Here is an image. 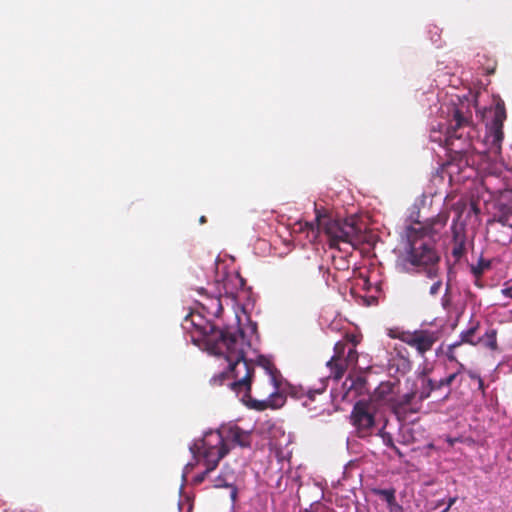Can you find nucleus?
<instances>
[{"instance_id":"nucleus-28","label":"nucleus","mask_w":512,"mask_h":512,"mask_svg":"<svg viewBox=\"0 0 512 512\" xmlns=\"http://www.w3.org/2000/svg\"><path fill=\"white\" fill-rule=\"evenodd\" d=\"M426 382H427V385L429 386L431 392L443 389V386L440 385V380H433L426 376Z\"/></svg>"},{"instance_id":"nucleus-20","label":"nucleus","mask_w":512,"mask_h":512,"mask_svg":"<svg viewBox=\"0 0 512 512\" xmlns=\"http://www.w3.org/2000/svg\"><path fill=\"white\" fill-rule=\"evenodd\" d=\"M374 493L385 500L389 508L398 507L399 509H402V507L396 501L394 489H375Z\"/></svg>"},{"instance_id":"nucleus-5","label":"nucleus","mask_w":512,"mask_h":512,"mask_svg":"<svg viewBox=\"0 0 512 512\" xmlns=\"http://www.w3.org/2000/svg\"><path fill=\"white\" fill-rule=\"evenodd\" d=\"M199 440L203 447H207L215 453L219 452L224 458L232 447H250L252 435L250 431H245L236 424H228L221 426L216 431L206 432Z\"/></svg>"},{"instance_id":"nucleus-41","label":"nucleus","mask_w":512,"mask_h":512,"mask_svg":"<svg viewBox=\"0 0 512 512\" xmlns=\"http://www.w3.org/2000/svg\"><path fill=\"white\" fill-rule=\"evenodd\" d=\"M448 511H449V509L447 507H445L444 509H441L440 512H448Z\"/></svg>"},{"instance_id":"nucleus-42","label":"nucleus","mask_w":512,"mask_h":512,"mask_svg":"<svg viewBox=\"0 0 512 512\" xmlns=\"http://www.w3.org/2000/svg\"><path fill=\"white\" fill-rule=\"evenodd\" d=\"M403 351H405L406 355H409V352L406 350V348H403Z\"/></svg>"},{"instance_id":"nucleus-10","label":"nucleus","mask_w":512,"mask_h":512,"mask_svg":"<svg viewBox=\"0 0 512 512\" xmlns=\"http://www.w3.org/2000/svg\"><path fill=\"white\" fill-rule=\"evenodd\" d=\"M350 421L358 437L371 436L376 425L374 407L366 401H357L353 406Z\"/></svg>"},{"instance_id":"nucleus-2","label":"nucleus","mask_w":512,"mask_h":512,"mask_svg":"<svg viewBox=\"0 0 512 512\" xmlns=\"http://www.w3.org/2000/svg\"><path fill=\"white\" fill-rule=\"evenodd\" d=\"M449 212L441 211L437 216L429 219L419 229L409 227L407 230L408 248L406 260L413 266L420 268L428 278L439 276L440 256L435 249L432 237L446 226Z\"/></svg>"},{"instance_id":"nucleus-23","label":"nucleus","mask_w":512,"mask_h":512,"mask_svg":"<svg viewBox=\"0 0 512 512\" xmlns=\"http://www.w3.org/2000/svg\"><path fill=\"white\" fill-rule=\"evenodd\" d=\"M491 266V263L489 260H485L483 258L479 259L478 263L476 265H473L471 267L472 273L475 277H480L484 273L485 270L489 269Z\"/></svg>"},{"instance_id":"nucleus-32","label":"nucleus","mask_w":512,"mask_h":512,"mask_svg":"<svg viewBox=\"0 0 512 512\" xmlns=\"http://www.w3.org/2000/svg\"><path fill=\"white\" fill-rule=\"evenodd\" d=\"M467 374H468V376H469L472 380H475V381H477V380H478V378H480V375H479V374H477L476 372L471 371V370H468V371H467Z\"/></svg>"},{"instance_id":"nucleus-3","label":"nucleus","mask_w":512,"mask_h":512,"mask_svg":"<svg viewBox=\"0 0 512 512\" xmlns=\"http://www.w3.org/2000/svg\"><path fill=\"white\" fill-rule=\"evenodd\" d=\"M475 135L476 128L471 111L454 107L444 135L437 136L436 131H432L430 138L451 151L462 153L471 147V141Z\"/></svg>"},{"instance_id":"nucleus-37","label":"nucleus","mask_w":512,"mask_h":512,"mask_svg":"<svg viewBox=\"0 0 512 512\" xmlns=\"http://www.w3.org/2000/svg\"><path fill=\"white\" fill-rule=\"evenodd\" d=\"M457 355H458V358L464 356L463 347L458 350Z\"/></svg>"},{"instance_id":"nucleus-34","label":"nucleus","mask_w":512,"mask_h":512,"mask_svg":"<svg viewBox=\"0 0 512 512\" xmlns=\"http://www.w3.org/2000/svg\"><path fill=\"white\" fill-rule=\"evenodd\" d=\"M455 206L456 207H476L475 203L467 204L465 202H459Z\"/></svg>"},{"instance_id":"nucleus-30","label":"nucleus","mask_w":512,"mask_h":512,"mask_svg":"<svg viewBox=\"0 0 512 512\" xmlns=\"http://www.w3.org/2000/svg\"><path fill=\"white\" fill-rule=\"evenodd\" d=\"M442 287V281L440 279L436 280L429 289V294L431 296H436Z\"/></svg>"},{"instance_id":"nucleus-21","label":"nucleus","mask_w":512,"mask_h":512,"mask_svg":"<svg viewBox=\"0 0 512 512\" xmlns=\"http://www.w3.org/2000/svg\"><path fill=\"white\" fill-rule=\"evenodd\" d=\"M394 384L390 382L381 383L375 391L378 399L385 401L388 404V399L393 395Z\"/></svg>"},{"instance_id":"nucleus-6","label":"nucleus","mask_w":512,"mask_h":512,"mask_svg":"<svg viewBox=\"0 0 512 512\" xmlns=\"http://www.w3.org/2000/svg\"><path fill=\"white\" fill-rule=\"evenodd\" d=\"M507 188L502 191L494 203L495 212L489 221L492 229L503 227L507 229V236L503 241L512 238V170L505 176Z\"/></svg>"},{"instance_id":"nucleus-13","label":"nucleus","mask_w":512,"mask_h":512,"mask_svg":"<svg viewBox=\"0 0 512 512\" xmlns=\"http://www.w3.org/2000/svg\"><path fill=\"white\" fill-rule=\"evenodd\" d=\"M479 328V321H471L470 327L460 333V340L449 344L446 347L442 344L437 350V355H444L448 361H457V352L464 344H470L472 346L478 345L474 336Z\"/></svg>"},{"instance_id":"nucleus-29","label":"nucleus","mask_w":512,"mask_h":512,"mask_svg":"<svg viewBox=\"0 0 512 512\" xmlns=\"http://www.w3.org/2000/svg\"><path fill=\"white\" fill-rule=\"evenodd\" d=\"M383 441L387 447L393 449L397 454L401 455L399 448L394 444L390 434L383 436Z\"/></svg>"},{"instance_id":"nucleus-27","label":"nucleus","mask_w":512,"mask_h":512,"mask_svg":"<svg viewBox=\"0 0 512 512\" xmlns=\"http://www.w3.org/2000/svg\"><path fill=\"white\" fill-rule=\"evenodd\" d=\"M451 304H452L451 284L448 282L446 284L445 293L441 298V305L445 310H449Z\"/></svg>"},{"instance_id":"nucleus-8","label":"nucleus","mask_w":512,"mask_h":512,"mask_svg":"<svg viewBox=\"0 0 512 512\" xmlns=\"http://www.w3.org/2000/svg\"><path fill=\"white\" fill-rule=\"evenodd\" d=\"M488 117L491 119L486 124L485 144L488 146V152L496 158L501 153L504 139L503 124L507 118L504 103L497 102L488 111Z\"/></svg>"},{"instance_id":"nucleus-31","label":"nucleus","mask_w":512,"mask_h":512,"mask_svg":"<svg viewBox=\"0 0 512 512\" xmlns=\"http://www.w3.org/2000/svg\"><path fill=\"white\" fill-rule=\"evenodd\" d=\"M456 364H457V369L454 373H458V378L460 377V375L464 372L467 373V368L466 366L457 358V361H454Z\"/></svg>"},{"instance_id":"nucleus-16","label":"nucleus","mask_w":512,"mask_h":512,"mask_svg":"<svg viewBox=\"0 0 512 512\" xmlns=\"http://www.w3.org/2000/svg\"><path fill=\"white\" fill-rule=\"evenodd\" d=\"M233 482H234L233 474H231L227 471V467H224L221 474L215 478L214 486L216 488H222V487L232 488L231 499L233 501H235L237 498L238 492H237V488L233 485Z\"/></svg>"},{"instance_id":"nucleus-25","label":"nucleus","mask_w":512,"mask_h":512,"mask_svg":"<svg viewBox=\"0 0 512 512\" xmlns=\"http://www.w3.org/2000/svg\"><path fill=\"white\" fill-rule=\"evenodd\" d=\"M208 300L210 303H209V305H207V309L212 310L211 313H213L215 316H219L223 310L220 298L219 297H211Z\"/></svg>"},{"instance_id":"nucleus-35","label":"nucleus","mask_w":512,"mask_h":512,"mask_svg":"<svg viewBox=\"0 0 512 512\" xmlns=\"http://www.w3.org/2000/svg\"><path fill=\"white\" fill-rule=\"evenodd\" d=\"M477 384H478V389L481 390L482 392H484V382H483V379L481 377L478 378Z\"/></svg>"},{"instance_id":"nucleus-4","label":"nucleus","mask_w":512,"mask_h":512,"mask_svg":"<svg viewBox=\"0 0 512 512\" xmlns=\"http://www.w3.org/2000/svg\"><path fill=\"white\" fill-rule=\"evenodd\" d=\"M315 223L306 222V227L323 231L329 238L330 247L336 248L340 243L350 244L353 247L362 241L361 228L351 220L332 219L324 208L315 205Z\"/></svg>"},{"instance_id":"nucleus-44","label":"nucleus","mask_w":512,"mask_h":512,"mask_svg":"<svg viewBox=\"0 0 512 512\" xmlns=\"http://www.w3.org/2000/svg\"><path fill=\"white\" fill-rule=\"evenodd\" d=\"M403 351H405L406 355H409V352L406 350V348H403Z\"/></svg>"},{"instance_id":"nucleus-39","label":"nucleus","mask_w":512,"mask_h":512,"mask_svg":"<svg viewBox=\"0 0 512 512\" xmlns=\"http://www.w3.org/2000/svg\"><path fill=\"white\" fill-rule=\"evenodd\" d=\"M206 221H207V219H206V217H205V216H201V217H200V219H199V222H200L201 224L206 223Z\"/></svg>"},{"instance_id":"nucleus-40","label":"nucleus","mask_w":512,"mask_h":512,"mask_svg":"<svg viewBox=\"0 0 512 512\" xmlns=\"http://www.w3.org/2000/svg\"><path fill=\"white\" fill-rule=\"evenodd\" d=\"M448 441H449V444H450L451 446H453V445H454V443H455V441H456V439H449Z\"/></svg>"},{"instance_id":"nucleus-45","label":"nucleus","mask_w":512,"mask_h":512,"mask_svg":"<svg viewBox=\"0 0 512 512\" xmlns=\"http://www.w3.org/2000/svg\"><path fill=\"white\" fill-rule=\"evenodd\" d=\"M390 509H391V510H393V509H394V510H400L398 507H392V508H390Z\"/></svg>"},{"instance_id":"nucleus-1","label":"nucleus","mask_w":512,"mask_h":512,"mask_svg":"<svg viewBox=\"0 0 512 512\" xmlns=\"http://www.w3.org/2000/svg\"><path fill=\"white\" fill-rule=\"evenodd\" d=\"M195 327L199 333L197 340L201 341L210 353L223 356L228 362V369L212 378L213 384H227L249 409L264 411L268 406H273L274 404L269 401H258L251 397L255 364L246 358L251 344L243 330L219 329L210 322L203 325L195 324Z\"/></svg>"},{"instance_id":"nucleus-26","label":"nucleus","mask_w":512,"mask_h":512,"mask_svg":"<svg viewBox=\"0 0 512 512\" xmlns=\"http://www.w3.org/2000/svg\"><path fill=\"white\" fill-rule=\"evenodd\" d=\"M302 274H308V273H321L322 266L318 265L316 263H303L300 267Z\"/></svg>"},{"instance_id":"nucleus-24","label":"nucleus","mask_w":512,"mask_h":512,"mask_svg":"<svg viewBox=\"0 0 512 512\" xmlns=\"http://www.w3.org/2000/svg\"><path fill=\"white\" fill-rule=\"evenodd\" d=\"M458 379V373H451L448 376L440 379V385L443 388H448L447 393L444 396V399H447L450 395V387L451 385Z\"/></svg>"},{"instance_id":"nucleus-38","label":"nucleus","mask_w":512,"mask_h":512,"mask_svg":"<svg viewBox=\"0 0 512 512\" xmlns=\"http://www.w3.org/2000/svg\"><path fill=\"white\" fill-rule=\"evenodd\" d=\"M193 468H194V464L189 463V464L186 465L185 469L188 471V470H192Z\"/></svg>"},{"instance_id":"nucleus-18","label":"nucleus","mask_w":512,"mask_h":512,"mask_svg":"<svg viewBox=\"0 0 512 512\" xmlns=\"http://www.w3.org/2000/svg\"><path fill=\"white\" fill-rule=\"evenodd\" d=\"M392 361L393 365L396 366L397 371L402 375H405L412 370V361L408 355L402 354L401 351L397 352L396 357H394Z\"/></svg>"},{"instance_id":"nucleus-9","label":"nucleus","mask_w":512,"mask_h":512,"mask_svg":"<svg viewBox=\"0 0 512 512\" xmlns=\"http://www.w3.org/2000/svg\"><path fill=\"white\" fill-rule=\"evenodd\" d=\"M358 362V352L355 343L348 341H338L334 346V355L327 362L334 379L339 380L343 377L346 370L356 366Z\"/></svg>"},{"instance_id":"nucleus-11","label":"nucleus","mask_w":512,"mask_h":512,"mask_svg":"<svg viewBox=\"0 0 512 512\" xmlns=\"http://www.w3.org/2000/svg\"><path fill=\"white\" fill-rule=\"evenodd\" d=\"M189 449L193 457L198 461L201 460L206 467L205 471L194 478L196 484H201L206 479L207 475L217 468L222 459V455L219 452L215 453L207 447H203L200 440H196Z\"/></svg>"},{"instance_id":"nucleus-36","label":"nucleus","mask_w":512,"mask_h":512,"mask_svg":"<svg viewBox=\"0 0 512 512\" xmlns=\"http://www.w3.org/2000/svg\"><path fill=\"white\" fill-rule=\"evenodd\" d=\"M456 500H457V499H456V497L450 498L446 507H447L448 509H450V508L454 505V503L456 502Z\"/></svg>"},{"instance_id":"nucleus-22","label":"nucleus","mask_w":512,"mask_h":512,"mask_svg":"<svg viewBox=\"0 0 512 512\" xmlns=\"http://www.w3.org/2000/svg\"><path fill=\"white\" fill-rule=\"evenodd\" d=\"M327 387V380H321L320 386L318 388L309 389L307 391V399L304 401L303 405L307 407L310 411L311 410H317L316 407L311 408L310 403L315 400V396L317 394H322Z\"/></svg>"},{"instance_id":"nucleus-33","label":"nucleus","mask_w":512,"mask_h":512,"mask_svg":"<svg viewBox=\"0 0 512 512\" xmlns=\"http://www.w3.org/2000/svg\"><path fill=\"white\" fill-rule=\"evenodd\" d=\"M502 294L506 297L512 298V287L503 289Z\"/></svg>"},{"instance_id":"nucleus-15","label":"nucleus","mask_w":512,"mask_h":512,"mask_svg":"<svg viewBox=\"0 0 512 512\" xmlns=\"http://www.w3.org/2000/svg\"><path fill=\"white\" fill-rule=\"evenodd\" d=\"M452 232H453V247L451 254L454 257L456 261L460 260L466 253V236L464 234L463 229H459L456 225V221H454V224L452 226Z\"/></svg>"},{"instance_id":"nucleus-7","label":"nucleus","mask_w":512,"mask_h":512,"mask_svg":"<svg viewBox=\"0 0 512 512\" xmlns=\"http://www.w3.org/2000/svg\"><path fill=\"white\" fill-rule=\"evenodd\" d=\"M388 336L392 339H399L406 345L414 348L421 358H425L426 353L431 351L439 340L438 333L429 329H416L413 331L398 328L389 329Z\"/></svg>"},{"instance_id":"nucleus-47","label":"nucleus","mask_w":512,"mask_h":512,"mask_svg":"<svg viewBox=\"0 0 512 512\" xmlns=\"http://www.w3.org/2000/svg\"><path fill=\"white\" fill-rule=\"evenodd\" d=\"M305 512H309V511L306 510Z\"/></svg>"},{"instance_id":"nucleus-46","label":"nucleus","mask_w":512,"mask_h":512,"mask_svg":"<svg viewBox=\"0 0 512 512\" xmlns=\"http://www.w3.org/2000/svg\"><path fill=\"white\" fill-rule=\"evenodd\" d=\"M199 292H200V293H203V292H204V288H200V289H199Z\"/></svg>"},{"instance_id":"nucleus-14","label":"nucleus","mask_w":512,"mask_h":512,"mask_svg":"<svg viewBox=\"0 0 512 512\" xmlns=\"http://www.w3.org/2000/svg\"><path fill=\"white\" fill-rule=\"evenodd\" d=\"M263 366L269 376V382L272 385L273 389L268 393V397L266 399H263L262 401H269L271 404H274L273 406H268V408H280L285 402V397L279 392V389L282 384L281 373L269 361H265Z\"/></svg>"},{"instance_id":"nucleus-43","label":"nucleus","mask_w":512,"mask_h":512,"mask_svg":"<svg viewBox=\"0 0 512 512\" xmlns=\"http://www.w3.org/2000/svg\"><path fill=\"white\" fill-rule=\"evenodd\" d=\"M403 351H405L406 355H409V352L406 350V348H403Z\"/></svg>"},{"instance_id":"nucleus-17","label":"nucleus","mask_w":512,"mask_h":512,"mask_svg":"<svg viewBox=\"0 0 512 512\" xmlns=\"http://www.w3.org/2000/svg\"><path fill=\"white\" fill-rule=\"evenodd\" d=\"M477 342L491 351H497V330L489 328L482 337L477 339Z\"/></svg>"},{"instance_id":"nucleus-12","label":"nucleus","mask_w":512,"mask_h":512,"mask_svg":"<svg viewBox=\"0 0 512 512\" xmlns=\"http://www.w3.org/2000/svg\"><path fill=\"white\" fill-rule=\"evenodd\" d=\"M415 399L416 392L411 391L403 395L392 396L388 399V406L398 420L404 421L409 415L416 414L420 411L421 405Z\"/></svg>"},{"instance_id":"nucleus-19","label":"nucleus","mask_w":512,"mask_h":512,"mask_svg":"<svg viewBox=\"0 0 512 512\" xmlns=\"http://www.w3.org/2000/svg\"><path fill=\"white\" fill-rule=\"evenodd\" d=\"M418 379L420 380V387L416 392V397H418V403L421 405V403L428 399L432 392L429 388V386L427 385V382H426V370H424L423 372L420 373V375L418 376Z\"/></svg>"}]
</instances>
